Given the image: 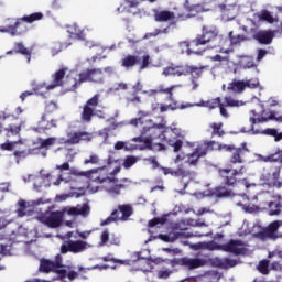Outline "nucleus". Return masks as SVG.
Masks as SVG:
<instances>
[{"label": "nucleus", "instance_id": "f257e3e1", "mask_svg": "<svg viewBox=\"0 0 282 282\" xmlns=\"http://www.w3.org/2000/svg\"><path fill=\"white\" fill-rule=\"evenodd\" d=\"M90 210L89 204L85 203L75 207H64L62 210L45 212L39 214L35 219L48 228H61L67 215L69 217H89Z\"/></svg>", "mask_w": 282, "mask_h": 282}, {"label": "nucleus", "instance_id": "f03ea898", "mask_svg": "<svg viewBox=\"0 0 282 282\" xmlns=\"http://www.w3.org/2000/svg\"><path fill=\"white\" fill-rule=\"evenodd\" d=\"M101 169H93L85 171L84 177L90 180V182H95L96 184H105L108 182L110 185L106 187V193L110 197H120L124 191H129L130 186L133 184V181L128 177L118 178L116 176H102L98 174V171Z\"/></svg>", "mask_w": 282, "mask_h": 282}, {"label": "nucleus", "instance_id": "7ed1b4c3", "mask_svg": "<svg viewBox=\"0 0 282 282\" xmlns=\"http://www.w3.org/2000/svg\"><path fill=\"white\" fill-rule=\"evenodd\" d=\"M62 73L63 77L61 86L64 91H76L82 83H100L102 80L99 72H86L79 74L72 72L66 77L65 72Z\"/></svg>", "mask_w": 282, "mask_h": 282}, {"label": "nucleus", "instance_id": "20e7f679", "mask_svg": "<svg viewBox=\"0 0 282 282\" xmlns=\"http://www.w3.org/2000/svg\"><path fill=\"white\" fill-rule=\"evenodd\" d=\"M139 118H134L131 119L129 124H131L132 127H141V135L140 137H134L132 138L131 142H139L140 144H144L141 147H147V138H144V135H147V133H151V135L149 138H152V142L153 140H155V138H158V132H153V120L151 119H144L147 118V116H149L147 112L140 110L138 112Z\"/></svg>", "mask_w": 282, "mask_h": 282}, {"label": "nucleus", "instance_id": "39448f33", "mask_svg": "<svg viewBox=\"0 0 282 282\" xmlns=\"http://www.w3.org/2000/svg\"><path fill=\"white\" fill-rule=\"evenodd\" d=\"M23 144H25V139L23 138H20L18 141L7 140L4 143L0 144V149L1 151H12L17 164H20L21 160H25V158H30V155H39V148L21 150L20 147Z\"/></svg>", "mask_w": 282, "mask_h": 282}, {"label": "nucleus", "instance_id": "423d86ee", "mask_svg": "<svg viewBox=\"0 0 282 282\" xmlns=\"http://www.w3.org/2000/svg\"><path fill=\"white\" fill-rule=\"evenodd\" d=\"M248 172L246 165H241L239 169L224 167L218 169V177L221 180L224 186L227 188H237L241 184V175Z\"/></svg>", "mask_w": 282, "mask_h": 282}, {"label": "nucleus", "instance_id": "0eeeda50", "mask_svg": "<svg viewBox=\"0 0 282 282\" xmlns=\"http://www.w3.org/2000/svg\"><path fill=\"white\" fill-rule=\"evenodd\" d=\"M133 215V205L122 204L118 205L108 218L100 223V226H109L113 221H129V218Z\"/></svg>", "mask_w": 282, "mask_h": 282}, {"label": "nucleus", "instance_id": "6e6552de", "mask_svg": "<svg viewBox=\"0 0 282 282\" xmlns=\"http://www.w3.org/2000/svg\"><path fill=\"white\" fill-rule=\"evenodd\" d=\"M260 182L267 188H282L281 166H276L274 171L264 169L260 175Z\"/></svg>", "mask_w": 282, "mask_h": 282}, {"label": "nucleus", "instance_id": "1a4fd4ad", "mask_svg": "<svg viewBox=\"0 0 282 282\" xmlns=\"http://www.w3.org/2000/svg\"><path fill=\"white\" fill-rule=\"evenodd\" d=\"M42 12L31 13L29 15H23L22 18L18 19L13 25L1 26L0 32H7L12 36H17L19 34V28H23L24 23H34L36 21H42L43 19Z\"/></svg>", "mask_w": 282, "mask_h": 282}, {"label": "nucleus", "instance_id": "9d476101", "mask_svg": "<svg viewBox=\"0 0 282 282\" xmlns=\"http://www.w3.org/2000/svg\"><path fill=\"white\" fill-rule=\"evenodd\" d=\"M154 21L156 23H170V26L177 25L182 21H188V15H185L184 12L175 13L170 10H161L154 12Z\"/></svg>", "mask_w": 282, "mask_h": 282}, {"label": "nucleus", "instance_id": "9b49d317", "mask_svg": "<svg viewBox=\"0 0 282 282\" xmlns=\"http://www.w3.org/2000/svg\"><path fill=\"white\" fill-rule=\"evenodd\" d=\"M151 131L152 133H156V138L159 139L171 138L172 133L176 135V138L184 139V131L175 127V124H172V127H166V122L153 124Z\"/></svg>", "mask_w": 282, "mask_h": 282}, {"label": "nucleus", "instance_id": "f8f14e48", "mask_svg": "<svg viewBox=\"0 0 282 282\" xmlns=\"http://www.w3.org/2000/svg\"><path fill=\"white\" fill-rule=\"evenodd\" d=\"M220 250L229 254H235V257H241L248 254V243L241 240L230 239L228 242L220 245Z\"/></svg>", "mask_w": 282, "mask_h": 282}, {"label": "nucleus", "instance_id": "ddd939ff", "mask_svg": "<svg viewBox=\"0 0 282 282\" xmlns=\"http://www.w3.org/2000/svg\"><path fill=\"white\" fill-rule=\"evenodd\" d=\"M122 67H135V65L139 66V69H148V67H151V56L149 54L143 55L140 57V55H127L121 61Z\"/></svg>", "mask_w": 282, "mask_h": 282}, {"label": "nucleus", "instance_id": "4468645a", "mask_svg": "<svg viewBox=\"0 0 282 282\" xmlns=\"http://www.w3.org/2000/svg\"><path fill=\"white\" fill-rule=\"evenodd\" d=\"M91 245L84 240H68L65 241L61 248V254H67V252H72L73 254H80V252H85V250H89Z\"/></svg>", "mask_w": 282, "mask_h": 282}, {"label": "nucleus", "instance_id": "2eb2a0df", "mask_svg": "<svg viewBox=\"0 0 282 282\" xmlns=\"http://www.w3.org/2000/svg\"><path fill=\"white\" fill-rule=\"evenodd\" d=\"M98 105H100V94L94 95L86 101L80 116L83 122H91V118L95 116L94 111H96Z\"/></svg>", "mask_w": 282, "mask_h": 282}, {"label": "nucleus", "instance_id": "dca6fc26", "mask_svg": "<svg viewBox=\"0 0 282 282\" xmlns=\"http://www.w3.org/2000/svg\"><path fill=\"white\" fill-rule=\"evenodd\" d=\"M53 83L52 84H45L42 83L37 85L34 88L35 94H39L40 96H44V94H47V91H52V89H56V87H61L63 85V72H57L53 74L52 76Z\"/></svg>", "mask_w": 282, "mask_h": 282}, {"label": "nucleus", "instance_id": "f3484780", "mask_svg": "<svg viewBox=\"0 0 282 282\" xmlns=\"http://www.w3.org/2000/svg\"><path fill=\"white\" fill-rule=\"evenodd\" d=\"M144 149H152V151H165L166 147L162 143H153V137H147V147L133 144L131 141H126L124 151H144Z\"/></svg>", "mask_w": 282, "mask_h": 282}, {"label": "nucleus", "instance_id": "a211bd4d", "mask_svg": "<svg viewBox=\"0 0 282 282\" xmlns=\"http://www.w3.org/2000/svg\"><path fill=\"white\" fill-rule=\"evenodd\" d=\"M279 228H281V221L275 220L271 223L265 229L258 232L257 236L262 241H268V239L276 241V239H279Z\"/></svg>", "mask_w": 282, "mask_h": 282}, {"label": "nucleus", "instance_id": "6ab92c4d", "mask_svg": "<svg viewBox=\"0 0 282 282\" xmlns=\"http://www.w3.org/2000/svg\"><path fill=\"white\" fill-rule=\"evenodd\" d=\"M249 120L251 124H261L262 122H270V120H276V122H282V117L276 118L275 113L272 111H262V115L260 116L259 113H257L256 110H250Z\"/></svg>", "mask_w": 282, "mask_h": 282}, {"label": "nucleus", "instance_id": "aec40b11", "mask_svg": "<svg viewBox=\"0 0 282 282\" xmlns=\"http://www.w3.org/2000/svg\"><path fill=\"white\" fill-rule=\"evenodd\" d=\"M94 134L87 131H76L67 134L65 144H80V142H91Z\"/></svg>", "mask_w": 282, "mask_h": 282}, {"label": "nucleus", "instance_id": "412c9836", "mask_svg": "<svg viewBox=\"0 0 282 282\" xmlns=\"http://www.w3.org/2000/svg\"><path fill=\"white\" fill-rule=\"evenodd\" d=\"M160 169L163 175H172L173 177H181L182 180H184L185 177L193 180V177L197 175L195 171H188L182 167H178L177 170H173L171 167L161 166Z\"/></svg>", "mask_w": 282, "mask_h": 282}, {"label": "nucleus", "instance_id": "4be33fe9", "mask_svg": "<svg viewBox=\"0 0 282 282\" xmlns=\"http://www.w3.org/2000/svg\"><path fill=\"white\" fill-rule=\"evenodd\" d=\"M58 127V121L53 119L50 113H44L39 121V128H35L34 131H50V129H56Z\"/></svg>", "mask_w": 282, "mask_h": 282}, {"label": "nucleus", "instance_id": "5701e85b", "mask_svg": "<svg viewBox=\"0 0 282 282\" xmlns=\"http://www.w3.org/2000/svg\"><path fill=\"white\" fill-rule=\"evenodd\" d=\"M208 261L204 258H183L181 265H185L188 270H196V268H204Z\"/></svg>", "mask_w": 282, "mask_h": 282}, {"label": "nucleus", "instance_id": "b1692460", "mask_svg": "<svg viewBox=\"0 0 282 282\" xmlns=\"http://www.w3.org/2000/svg\"><path fill=\"white\" fill-rule=\"evenodd\" d=\"M249 151L250 150H248L246 143H242L240 148H235L229 160L230 164H243V162H246V160L243 159V153H248Z\"/></svg>", "mask_w": 282, "mask_h": 282}, {"label": "nucleus", "instance_id": "393cba45", "mask_svg": "<svg viewBox=\"0 0 282 282\" xmlns=\"http://www.w3.org/2000/svg\"><path fill=\"white\" fill-rule=\"evenodd\" d=\"M254 41H258L260 45H270L274 39V31H258L253 34Z\"/></svg>", "mask_w": 282, "mask_h": 282}, {"label": "nucleus", "instance_id": "a878e982", "mask_svg": "<svg viewBox=\"0 0 282 282\" xmlns=\"http://www.w3.org/2000/svg\"><path fill=\"white\" fill-rule=\"evenodd\" d=\"M120 246V237L116 236V234H109V229H105L100 235L99 246Z\"/></svg>", "mask_w": 282, "mask_h": 282}, {"label": "nucleus", "instance_id": "bb28decb", "mask_svg": "<svg viewBox=\"0 0 282 282\" xmlns=\"http://www.w3.org/2000/svg\"><path fill=\"white\" fill-rule=\"evenodd\" d=\"M227 91H231V94H243L246 91L245 80L234 79L228 84Z\"/></svg>", "mask_w": 282, "mask_h": 282}, {"label": "nucleus", "instance_id": "cd10ccee", "mask_svg": "<svg viewBox=\"0 0 282 282\" xmlns=\"http://www.w3.org/2000/svg\"><path fill=\"white\" fill-rule=\"evenodd\" d=\"M200 151V155H208V151H218L219 150V142L217 141H205L203 144L198 145Z\"/></svg>", "mask_w": 282, "mask_h": 282}, {"label": "nucleus", "instance_id": "c85d7f7f", "mask_svg": "<svg viewBox=\"0 0 282 282\" xmlns=\"http://www.w3.org/2000/svg\"><path fill=\"white\" fill-rule=\"evenodd\" d=\"M205 158L204 154H202V150L197 147L192 153L187 154L186 164L188 166H197L199 164V159Z\"/></svg>", "mask_w": 282, "mask_h": 282}, {"label": "nucleus", "instance_id": "c756f323", "mask_svg": "<svg viewBox=\"0 0 282 282\" xmlns=\"http://www.w3.org/2000/svg\"><path fill=\"white\" fill-rule=\"evenodd\" d=\"M218 34H219V31H217V28L203 26L202 29V35L204 36L207 43H210V41H215Z\"/></svg>", "mask_w": 282, "mask_h": 282}, {"label": "nucleus", "instance_id": "7c9ffc66", "mask_svg": "<svg viewBox=\"0 0 282 282\" xmlns=\"http://www.w3.org/2000/svg\"><path fill=\"white\" fill-rule=\"evenodd\" d=\"M67 32L73 36L74 39H77L78 41H85V31L78 26V24H70L67 26Z\"/></svg>", "mask_w": 282, "mask_h": 282}, {"label": "nucleus", "instance_id": "2f4dec72", "mask_svg": "<svg viewBox=\"0 0 282 282\" xmlns=\"http://www.w3.org/2000/svg\"><path fill=\"white\" fill-rule=\"evenodd\" d=\"M39 270L44 274H50V272H56V269L54 267V261L47 260V259L40 260Z\"/></svg>", "mask_w": 282, "mask_h": 282}, {"label": "nucleus", "instance_id": "473e14b6", "mask_svg": "<svg viewBox=\"0 0 282 282\" xmlns=\"http://www.w3.org/2000/svg\"><path fill=\"white\" fill-rule=\"evenodd\" d=\"M14 54H22V56H25L28 63L32 61V51L28 50L25 45L21 42H17L14 45Z\"/></svg>", "mask_w": 282, "mask_h": 282}, {"label": "nucleus", "instance_id": "72a5a7b5", "mask_svg": "<svg viewBox=\"0 0 282 282\" xmlns=\"http://www.w3.org/2000/svg\"><path fill=\"white\" fill-rule=\"evenodd\" d=\"M161 142H166L169 147L173 148L174 153H180L182 151V147H184V142L182 140L173 141L171 137H163V139H159Z\"/></svg>", "mask_w": 282, "mask_h": 282}, {"label": "nucleus", "instance_id": "f704fd0d", "mask_svg": "<svg viewBox=\"0 0 282 282\" xmlns=\"http://www.w3.org/2000/svg\"><path fill=\"white\" fill-rule=\"evenodd\" d=\"M55 273L59 274L61 276H65L67 274V270L65 269V264H63V256L57 254L55 260L53 261Z\"/></svg>", "mask_w": 282, "mask_h": 282}, {"label": "nucleus", "instance_id": "c9c22d12", "mask_svg": "<svg viewBox=\"0 0 282 282\" xmlns=\"http://www.w3.org/2000/svg\"><path fill=\"white\" fill-rule=\"evenodd\" d=\"M209 128L212 129L213 137L223 138V135H226L224 122H213L209 124Z\"/></svg>", "mask_w": 282, "mask_h": 282}, {"label": "nucleus", "instance_id": "e433bc0d", "mask_svg": "<svg viewBox=\"0 0 282 282\" xmlns=\"http://www.w3.org/2000/svg\"><path fill=\"white\" fill-rule=\"evenodd\" d=\"M256 270H258V272H260V274H262L263 276H268V274H270L271 272L270 260L263 259L259 261Z\"/></svg>", "mask_w": 282, "mask_h": 282}, {"label": "nucleus", "instance_id": "4c0bfd02", "mask_svg": "<svg viewBox=\"0 0 282 282\" xmlns=\"http://www.w3.org/2000/svg\"><path fill=\"white\" fill-rule=\"evenodd\" d=\"M214 195L221 199L224 197H232L235 193L232 192V189H228V187H226L225 185L216 187L214 191Z\"/></svg>", "mask_w": 282, "mask_h": 282}, {"label": "nucleus", "instance_id": "58836bf2", "mask_svg": "<svg viewBox=\"0 0 282 282\" xmlns=\"http://www.w3.org/2000/svg\"><path fill=\"white\" fill-rule=\"evenodd\" d=\"M241 261L239 259L224 258L220 260V268L223 270H230V268H237Z\"/></svg>", "mask_w": 282, "mask_h": 282}, {"label": "nucleus", "instance_id": "ea45409f", "mask_svg": "<svg viewBox=\"0 0 282 282\" xmlns=\"http://www.w3.org/2000/svg\"><path fill=\"white\" fill-rule=\"evenodd\" d=\"M220 104H221V98L217 97L207 101L202 100L199 104H197V107H207V109H217V107H219Z\"/></svg>", "mask_w": 282, "mask_h": 282}, {"label": "nucleus", "instance_id": "a19ab883", "mask_svg": "<svg viewBox=\"0 0 282 282\" xmlns=\"http://www.w3.org/2000/svg\"><path fill=\"white\" fill-rule=\"evenodd\" d=\"M185 224L188 227L191 228H208V224L205 221V220H202V219H194V218H187L185 219Z\"/></svg>", "mask_w": 282, "mask_h": 282}, {"label": "nucleus", "instance_id": "79ce46f5", "mask_svg": "<svg viewBox=\"0 0 282 282\" xmlns=\"http://www.w3.org/2000/svg\"><path fill=\"white\" fill-rule=\"evenodd\" d=\"M237 206H240L242 208V210H245V213H249V214L259 213V210H260L259 205H257L252 202L248 203V204L237 203Z\"/></svg>", "mask_w": 282, "mask_h": 282}, {"label": "nucleus", "instance_id": "37998d69", "mask_svg": "<svg viewBox=\"0 0 282 282\" xmlns=\"http://www.w3.org/2000/svg\"><path fill=\"white\" fill-rule=\"evenodd\" d=\"M22 127L23 126L21 123H19V124H14V123L9 124V127H7L4 129V131L7 132V137L10 138V135H19L21 133Z\"/></svg>", "mask_w": 282, "mask_h": 282}, {"label": "nucleus", "instance_id": "c03bdc74", "mask_svg": "<svg viewBox=\"0 0 282 282\" xmlns=\"http://www.w3.org/2000/svg\"><path fill=\"white\" fill-rule=\"evenodd\" d=\"M138 162H140V158L135 156V155H127L123 159V163L122 166L126 170L131 169V166H134V164H138Z\"/></svg>", "mask_w": 282, "mask_h": 282}, {"label": "nucleus", "instance_id": "a18cd8bd", "mask_svg": "<svg viewBox=\"0 0 282 282\" xmlns=\"http://www.w3.org/2000/svg\"><path fill=\"white\" fill-rule=\"evenodd\" d=\"M224 106L225 107H243V105H246V102H243V100H237L230 96H226L224 98Z\"/></svg>", "mask_w": 282, "mask_h": 282}, {"label": "nucleus", "instance_id": "49530a36", "mask_svg": "<svg viewBox=\"0 0 282 282\" xmlns=\"http://www.w3.org/2000/svg\"><path fill=\"white\" fill-rule=\"evenodd\" d=\"M18 206L20 207L17 210L18 217H25V209L30 208V203L23 199L18 202Z\"/></svg>", "mask_w": 282, "mask_h": 282}, {"label": "nucleus", "instance_id": "de8ad7c7", "mask_svg": "<svg viewBox=\"0 0 282 282\" xmlns=\"http://www.w3.org/2000/svg\"><path fill=\"white\" fill-rule=\"evenodd\" d=\"M54 144H56V137H50L41 140L40 147H37V152L41 151V149H47V147H52Z\"/></svg>", "mask_w": 282, "mask_h": 282}, {"label": "nucleus", "instance_id": "09e8293b", "mask_svg": "<svg viewBox=\"0 0 282 282\" xmlns=\"http://www.w3.org/2000/svg\"><path fill=\"white\" fill-rule=\"evenodd\" d=\"M258 87H261L259 78L245 79V89H258Z\"/></svg>", "mask_w": 282, "mask_h": 282}, {"label": "nucleus", "instance_id": "8fccbe9b", "mask_svg": "<svg viewBox=\"0 0 282 282\" xmlns=\"http://www.w3.org/2000/svg\"><path fill=\"white\" fill-rule=\"evenodd\" d=\"M269 215L272 217L274 215H281V204L276 202L269 203Z\"/></svg>", "mask_w": 282, "mask_h": 282}, {"label": "nucleus", "instance_id": "3c124183", "mask_svg": "<svg viewBox=\"0 0 282 282\" xmlns=\"http://www.w3.org/2000/svg\"><path fill=\"white\" fill-rule=\"evenodd\" d=\"M84 164H93L94 166H98V164H100V156L96 153H90V155L84 160Z\"/></svg>", "mask_w": 282, "mask_h": 282}, {"label": "nucleus", "instance_id": "603ef678", "mask_svg": "<svg viewBox=\"0 0 282 282\" xmlns=\"http://www.w3.org/2000/svg\"><path fill=\"white\" fill-rule=\"evenodd\" d=\"M184 7L187 10V13H184L187 19H192V17H197V7L188 4V1L184 3Z\"/></svg>", "mask_w": 282, "mask_h": 282}, {"label": "nucleus", "instance_id": "864d4df0", "mask_svg": "<svg viewBox=\"0 0 282 282\" xmlns=\"http://www.w3.org/2000/svg\"><path fill=\"white\" fill-rule=\"evenodd\" d=\"M43 184H45V178L43 176L35 175V178L33 181L34 191L41 192V188H43Z\"/></svg>", "mask_w": 282, "mask_h": 282}, {"label": "nucleus", "instance_id": "5fc2aeb1", "mask_svg": "<svg viewBox=\"0 0 282 282\" xmlns=\"http://www.w3.org/2000/svg\"><path fill=\"white\" fill-rule=\"evenodd\" d=\"M203 250H209L213 252L214 250H221V246L217 245L215 241L203 242Z\"/></svg>", "mask_w": 282, "mask_h": 282}, {"label": "nucleus", "instance_id": "6e6d98bb", "mask_svg": "<svg viewBox=\"0 0 282 282\" xmlns=\"http://www.w3.org/2000/svg\"><path fill=\"white\" fill-rule=\"evenodd\" d=\"M159 239H161V241H165L166 243H173V242L177 241V235H175V234H170V235L160 234Z\"/></svg>", "mask_w": 282, "mask_h": 282}, {"label": "nucleus", "instance_id": "4d7b16f0", "mask_svg": "<svg viewBox=\"0 0 282 282\" xmlns=\"http://www.w3.org/2000/svg\"><path fill=\"white\" fill-rule=\"evenodd\" d=\"M175 89V86H171L169 88H161L158 90H151L152 94H167L169 100H173V90Z\"/></svg>", "mask_w": 282, "mask_h": 282}, {"label": "nucleus", "instance_id": "13d9d810", "mask_svg": "<svg viewBox=\"0 0 282 282\" xmlns=\"http://www.w3.org/2000/svg\"><path fill=\"white\" fill-rule=\"evenodd\" d=\"M89 65H91V59H87L85 62H79L77 64V69H80V67H84L85 72H100V68H89Z\"/></svg>", "mask_w": 282, "mask_h": 282}, {"label": "nucleus", "instance_id": "bf43d9fd", "mask_svg": "<svg viewBox=\"0 0 282 282\" xmlns=\"http://www.w3.org/2000/svg\"><path fill=\"white\" fill-rule=\"evenodd\" d=\"M229 39L231 42V45H239V43H243L246 41V35H232V32L229 33Z\"/></svg>", "mask_w": 282, "mask_h": 282}, {"label": "nucleus", "instance_id": "052dcab7", "mask_svg": "<svg viewBox=\"0 0 282 282\" xmlns=\"http://www.w3.org/2000/svg\"><path fill=\"white\" fill-rule=\"evenodd\" d=\"M260 20L267 21V23H274V17H272V13H270L268 10L261 12Z\"/></svg>", "mask_w": 282, "mask_h": 282}, {"label": "nucleus", "instance_id": "680f3d73", "mask_svg": "<svg viewBox=\"0 0 282 282\" xmlns=\"http://www.w3.org/2000/svg\"><path fill=\"white\" fill-rule=\"evenodd\" d=\"M207 281L213 282H219V279H221V275H219V272L217 271H209L205 274Z\"/></svg>", "mask_w": 282, "mask_h": 282}, {"label": "nucleus", "instance_id": "e2e57ef3", "mask_svg": "<svg viewBox=\"0 0 282 282\" xmlns=\"http://www.w3.org/2000/svg\"><path fill=\"white\" fill-rule=\"evenodd\" d=\"M280 160L279 151L267 156H262V162H281Z\"/></svg>", "mask_w": 282, "mask_h": 282}, {"label": "nucleus", "instance_id": "0e129e2a", "mask_svg": "<svg viewBox=\"0 0 282 282\" xmlns=\"http://www.w3.org/2000/svg\"><path fill=\"white\" fill-rule=\"evenodd\" d=\"M206 43H208V42H206V40H205L203 33H202V34H198V35L192 41V45H195V47H199V45H206Z\"/></svg>", "mask_w": 282, "mask_h": 282}, {"label": "nucleus", "instance_id": "69168bd1", "mask_svg": "<svg viewBox=\"0 0 282 282\" xmlns=\"http://www.w3.org/2000/svg\"><path fill=\"white\" fill-rule=\"evenodd\" d=\"M220 8V12H223V14L227 15L230 14V12H232V10H235V6L232 4H219Z\"/></svg>", "mask_w": 282, "mask_h": 282}, {"label": "nucleus", "instance_id": "338daca9", "mask_svg": "<svg viewBox=\"0 0 282 282\" xmlns=\"http://www.w3.org/2000/svg\"><path fill=\"white\" fill-rule=\"evenodd\" d=\"M236 149L235 144H221L218 143V151H226L227 153H232V151Z\"/></svg>", "mask_w": 282, "mask_h": 282}, {"label": "nucleus", "instance_id": "774afa93", "mask_svg": "<svg viewBox=\"0 0 282 282\" xmlns=\"http://www.w3.org/2000/svg\"><path fill=\"white\" fill-rule=\"evenodd\" d=\"M270 268L273 272H282V263L281 261H273L270 264Z\"/></svg>", "mask_w": 282, "mask_h": 282}]
</instances>
